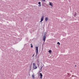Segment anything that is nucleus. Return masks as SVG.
<instances>
[{
	"label": "nucleus",
	"instance_id": "obj_1",
	"mask_svg": "<svg viewBox=\"0 0 79 79\" xmlns=\"http://www.w3.org/2000/svg\"><path fill=\"white\" fill-rule=\"evenodd\" d=\"M38 47H35V49L36 50V56H37V55H38V52H39V50H38Z\"/></svg>",
	"mask_w": 79,
	"mask_h": 79
},
{
	"label": "nucleus",
	"instance_id": "obj_2",
	"mask_svg": "<svg viewBox=\"0 0 79 79\" xmlns=\"http://www.w3.org/2000/svg\"><path fill=\"white\" fill-rule=\"evenodd\" d=\"M33 68L34 69H37V67L36 66V65H35V63L33 64Z\"/></svg>",
	"mask_w": 79,
	"mask_h": 79
},
{
	"label": "nucleus",
	"instance_id": "obj_3",
	"mask_svg": "<svg viewBox=\"0 0 79 79\" xmlns=\"http://www.w3.org/2000/svg\"><path fill=\"white\" fill-rule=\"evenodd\" d=\"M44 16H42L41 17V21H40V23H42V22L44 21Z\"/></svg>",
	"mask_w": 79,
	"mask_h": 79
},
{
	"label": "nucleus",
	"instance_id": "obj_4",
	"mask_svg": "<svg viewBox=\"0 0 79 79\" xmlns=\"http://www.w3.org/2000/svg\"><path fill=\"white\" fill-rule=\"evenodd\" d=\"M46 39V37L45 36V35H44L43 37V40L44 42H45V41Z\"/></svg>",
	"mask_w": 79,
	"mask_h": 79
},
{
	"label": "nucleus",
	"instance_id": "obj_5",
	"mask_svg": "<svg viewBox=\"0 0 79 79\" xmlns=\"http://www.w3.org/2000/svg\"><path fill=\"white\" fill-rule=\"evenodd\" d=\"M49 5L51 6H53V3L52 2H49Z\"/></svg>",
	"mask_w": 79,
	"mask_h": 79
},
{
	"label": "nucleus",
	"instance_id": "obj_6",
	"mask_svg": "<svg viewBox=\"0 0 79 79\" xmlns=\"http://www.w3.org/2000/svg\"><path fill=\"white\" fill-rule=\"evenodd\" d=\"M45 21H46V22L48 21V17H46L45 19Z\"/></svg>",
	"mask_w": 79,
	"mask_h": 79
},
{
	"label": "nucleus",
	"instance_id": "obj_7",
	"mask_svg": "<svg viewBox=\"0 0 79 79\" xmlns=\"http://www.w3.org/2000/svg\"><path fill=\"white\" fill-rule=\"evenodd\" d=\"M32 76L33 79H35V77L34 76V75H32Z\"/></svg>",
	"mask_w": 79,
	"mask_h": 79
},
{
	"label": "nucleus",
	"instance_id": "obj_8",
	"mask_svg": "<svg viewBox=\"0 0 79 79\" xmlns=\"http://www.w3.org/2000/svg\"><path fill=\"white\" fill-rule=\"evenodd\" d=\"M41 3V2H38V4H39V6H41V5H40Z\"/></svg>",
	"mask_w": 79,
	"mask_h": 79
},
{
	"label": "nucleus",
	"instance_id": "obj_9",
	"mask_svg": "<svg viewBox=\"0 0 79 79\" xmlns=\"http://www.w3.org/2000/svg\"><path fill=\"white\" fill-rule=\"evenodd\" d=\"M74 17H76V13H75L74 15Z\"/></svg>",
	"mask_w": 79,
	"mask_h": 79
},
{
	"label": "nucleus",
	"instance_id": "obj_10",
	"mask_svg": "<svg viewBox=\"0 0 79 79\" xmlns=\"http://www.w3.org/2000/svg\"><path fill=\"white\" fill-rule=\"evenodd\" d=\"M40 76L41 77H42V74L41 73H40Z\"/></svg>",
	"mask_w": 79,
	"mask_h": 79
},
{
	"label": "nucleus",
	"instance_id": "obj_11",
	"mask_svg": "<svg viewBox=\"0 0 79 79\" xmlns=\"http://www.w3.org/2000/svg\"><path fill=\"white\" fill-rule=\"evenodd\" d=\"M49 53H51L52 52V50H49L48 51Z\"/></svg>",
	"mask_w": 79,
	"mask_h": 79
},
{
	"label": "nucleus",
	"instance_id": "obj_12",
	"mask_svg": "<svg viewBox=\"0 0 79 79\" xmlns=\"http://www.w3.org/2000/svg\"><path fill=\"white\" fill-rule=\"evenodd\" d=\"M31 48H33V46L32 45V44H31Z\"/></svg>",
	"mask_w": 79,
	"mask_h": 79
},
{
	"label": "nucleus",
	"instance_id": "obj_13",
	"mask_svg": "<svg viewBox=\"0 0 79 79\" xmlns=\"http://www.w3.org/2000/svg\"><path fill=\"white\" fill-rule=\"evenodd\" d=\"M43 2H45V0H42Z\"/></svg>",
	"mask_w": 79,
	"mask_h": 79
},
{
	"label": "nucleus",
	"instance_id": "obj_14",
	"mask_svg": "<svg viewBox=\"0 0 79 79\" xmlns=\"http://www.w3.org/2000/svg\"><path fill=\"white\" fill-rule=\"evenodd\" d=\"M57 44H59V45H60V43L59 42H57Z\"/></svg>",
	"mask_w": 79,
	"mask_h": 79
},
{
	"label": "nucleus",
	"instance_id": "obj_15",
	"mask_svg": "<svg viewBox=\"0 0 79 79\" xmlns=\"http://www.w3.org/2000/svg\"><path fill=\"white\" fill-rule=\"evenodd\" d=\"M34 55H35V54H33V56H32V57H33V56H34Z\"/></svg>",
	"mask_w": 79,
	"mask_h": 79
},
{
	"label": "nucleus",
	"instance_id": "obj_16",
	"mask_svg": "<svg viewBox=\"0 0 79 79\" xmlns=\"http://www.w3.org/2000/svg\"><path fill=\"white\" fill-rule=\"evenodd\" d=\"M42 68H43V66H41V69H42Z\"/></svg>",
	"mask_w": 79,
	"mask_h": 79
},
{
	"label": "nucleus",
	"instance_id": "obj_17",
	"mask_svg": "<svg viewBox=\"0 0 79 79\" xmlns=\"http://www.w3.org/2000/svg\"><path fill=\"white\" fill-rule=\"evenodd\" d=\"M42 68H41L40 69V70L41 71H42Z\"/></svg>",
	"mask_w": 79,
	"mask_h": 79
},
{
	"label": "nucleus",
	"instance_id": "obj_18",
	"mask_svg": "<svg viewBox=\"0 0 79 79\" xmlns=\"http://www.w3.org/2000/svg\"><path fill=\"white\" fill-rule=\"evenodd\" d=\"M42 77H40V78L41 79H42Z\"/></svg>",
	"mask_w": 79,
	"mask_h": 79
},
{
	"label": "nucleus",
	"instance_id": "obj_19",
	"mask_svg": "<svg viewBox=\"0 0 79 79\" xmlns=\"http://www.w3.org/2000/svg\"><path fill=\"white\" fill-rule=\"evenodd\" d=\"M76 65H75V67H76Z\"/></svg>",
	"mask_w": 79,
	"mask_h": 79
},
{
	"label": "nucleus",
	"instance_id": "obj_20",
	"mask_svg": "<svg viewBox=\"0 0 79 79\" xmlns=\"http://www.w3.org/2000/svg\"><path fill=\"white\" fill-rule=\"evenodd\" d=\"M40 73L39 72V74H40Z\"/></svg>",
	"mask_w": 79,
	"mask_h": 79
}]
</instances>
